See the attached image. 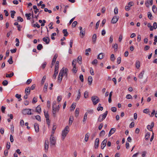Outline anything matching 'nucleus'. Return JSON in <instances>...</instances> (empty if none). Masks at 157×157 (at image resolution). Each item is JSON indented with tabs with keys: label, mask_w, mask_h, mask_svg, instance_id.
Listing matches in <instances>:
<instances>
[{
	"label": "nucleus",
	"mask_w": 157,
	"mask_h": 157,
	"mask_svg": "<svg viewBox=\"0 0 157 157\" xmlns=\"http://www.w3.org/2000/svg\"><path fill=\"white\" fill-rule=\"evenodd\" d=\"M34 111L32 109H25L22 111V113L24 115H31L33 114Z\"/></svg>",
	"instance_id": "nucleus-1"
},
{
	"label": "nucleus",
	"mask_w": 157,
	"mask_h": 157,
	"mask_svg": "<svg viewBox=\"0 0 157 157\" xmlns=\"http://www.w3.org/2000/svg\"><path fill=\"white\" fill-rule=\"evenodd\" d=\"M69 128V127L68 126H67L63 130L62 135V139L63 140L64 139L68 133L69 132V130H68Z\"/></svg>",
	"instance_id": "nucleus-2"
},
{
	"label": "nucleus",
	"mask_w": 157,
	"mask_h": 157,
	"mask_svg": "<svg viewBox=\"0 0 157 157\" xmlns=\"http://www.w3.org/2000/svg\"><path fill=\"white\" fill-rule=\"evenodd\" d=\"M108 114V111H106L103 114L100 115L98 118V121L101 122L106 117Z\"/></svg>",
	"instance_id": "nucleus-3"
},
{
	"label": "nucleus",
	"mask_w": 157,
	"mask_h": 157,
	"mask_svg": "<svg viewBox=\"0 0 157 157\" xmlns=\"http://www.w3.org/2000/svg\"><path fill=\"white\" fill-rule=\"evenodd\" d=\"M91 100L94 105H96L100 101L99 98L96 96H93L91 97Z\"/></svg>",
	"instance_id": "nucleus-4"
},
{
	"label": "nucleus",
	"mask_w": 157,
	"mask_h": 157,
	"mask_svg": "<svg viewBox=\"0 0 157 157\" xmlns=\"http://www.w3.org/2000/svg\"><path fill=\"white\" fill-rule=\"evenodd\" d=\"M50 145H55L56 144V140L54 136H51L50 139Z\"/></svg>",
	"instance_id": "nucleus-5"
},
{
	"label": "nucleus",
	"mask_w": 157,
	"mask_h": 157,
	"mask_svg": "<svg viewBox=\"0 0 157 157\" xmlns=\"http://www.w3.org/2000/svg\"><path fill=\"white\" fill-rule=\"evenodd\" d=\"M153 4V0H147L145 2L146 6L147 7H149V5H152Z\"/></svg>",
	"instance_id": "nucleus-6"
},
{
	"label": "nucleus",
	"mask_w": 157,
	"mask_h": 157,
	"mask_svg": "<svg viewBox=\"0 0 157 157\" xmlns=\"http://www.w3.org/2000/svg\"><path fill=\"white\" fill-rule=\"evenodd\" d=\"M79 29L80 30V35H82V36H81V37L82 38L83 36H84L85 35V31L84 29H83L82 28V27H79Z\"/></svg>",
	"instance_id": "nucleus-7"
},
{
	"label": "nucleus",
	"mask_w": 157,
	"mask_h": 157,
	"mask_svg": "<svg viewBox=\"0 0 157 157\" xmlns=\"http://www.w3.org/2000/svg\"><path fill=\"white\" fill-rule=\"evenodd\" d=\"M119 19V17L117 16H114L112 19L111 21L112 24L116 23L118 21Z\"/></svg>",
	"instance_id": "nucleus-8"
},
{
	"label": "nucleus",
	"mask_w": 157,
	"mask_h": 157,
	"mask_svg": "<svg viewBox=\"0 0 157 157\" xmlns=\"http://www.w3.org/2000/svg\"><path fill=\"white\" fill-rule=\"evenodd\" d=\"M132 2H131L128 3V5L126 6L125 7V10L126 11H129L130 10V7L132 6L133 5L131 4V3H133Z\"/></svg>",
	"instance_id": "nucleus-9"
},
{
	"label": "nucleus",
	"mask_w": 157,
	"mask_h": 157,
	"mask_svg": "<svg viewBox=\"0 0 157 157\" xmlns=\"http://www.w3.org/2000/svg\"><path fill=\"white\" fill-rule=\"evenodd\" d=\"M107 142V139H104L102 142L101 146V148L102 149H103L104 147L106 146Z\"/></svg>",
	"instance_id": "nucleus-10"
},
{
	"label": "nucleus",
	"mask_w": 157,
	"mask_h": 157,
	"mask_svg": "<svg viewBox=\"0 0 157 157\" xmlns=\"http://www.w3.org/2000/svg\"><path fill=\"white\" fill-rule=\"evenodd\" d=\"M48 144L49 143L48 140H45L44 144V149L45 151H47L48 150Z\"/></svg>",
	"instance_id": "nucleus-11"
},
{
	"label": "nucleus",
	"mask_w": 157,
	"mask_h": 157,
	"mask_svg": "<svg viewBox=\"0 0 157 157\" xmlns=\"http://www.w3.org/2000/svg\"><path fill=\"white\" fill-rule=\"evenodd\" d=\"M99 139L98 138H96L95 140L94 147L95 148H98L99 146Z\"/></svg>",
	"instance_id": "nucleus-12"
},
{
	"label": "nucleus",
	"mask_w": 157,
	"mask_h": 157,
	"mask_svg": "<svg viewBox=\"0 0 157 157\" xmlns=\"http://www.w3.org/2000/svg\"><path fill=\"white\" fill-rule=\"evenodd\" d=\"M34 127L35 132H38L39 131V126L38 124L37 123H35Z\"/></svg>",
	"instance_id": "nucleus-13"
},
{
	"label": "nucleus",
	"mask_w": 157,
	"mask_h": 157,
	"mask_svg": "<svg viewBox=\"0 0 157 157\" xmlns=\"http://www.w3.org/2000/svg\"><path fill=\"white\" fill-rule=\"evenodd\" d=\"M97 40V35L94 34L92 36V42L93 44H95Z\"/></svg>",
	"instance_id": "nucleus-14"
},
{
	"label": "nucleus",
	"mask_w": 157,
	"mask_h": 157,
	"mask_svg": "<svg viewBox=\"0 0 157 157\" xmlns=\"http://www.w3.org/2000/svg\"><path fill=\"white\" fill-rule=\"evenodd\" d=\"M43 40L45 42L46 44H48L49 43L50 41V39L49 37H44L43 39Z\"/></svg>",
	"instance_id": "nucleus-15"
},
{
	"label": "nucleus",
	"mask_w": 157,
	"mask_h": 157,
	"mask_svg": "<svg viewBox=\"0 0 157 157\" xmlns=\"http://www.w3.org/2000/svg\"><path fill=\"white\" fill-rule=\"evenodd\" d=\"M152 9L153 12L155 13H157V8L155 5L153 6Z\"/></svg>",
	"instance_id": "nucleus-16"
},
{
	"label": "nucleus",
	"mask_w": 157,
	"mask_h": 157,
	"mask_svg": "<svg viewBox=\"0 0 157 157\" xmlns=\"http://www.w3.org/2000/svg\"><path fill=\"white\" fill-rule=\"evenodd\" d=\"M25 94H29L30 93V88L29 87L26 88L25 89Z\"/></svg>",
	"instance_id": "nucleus-17"
},
{
	"label": "nucleus",
	"mask_w": 157,
	"mask_h": 157,
	"mask_svg": "<svg viewBox=\"0 0 157 157\" xmlns=\"http://www.w3.org/2000/svg\"><path fill=\"white\" fill-rule=\"evenodd\" d=\"M57 111V109H56V107H52V113L53 114V116L54 117H55L56 114V112Z\"/></svg>",
	"instance_id": "nucleus-18"
},
{
	"label": "nucleus",
	"mask_w": 157,
	"mask_h": 157,
	"mask_svg": "<svg viewBox=\"0 0 157 157\" xmlns=\"http://www.w3.org/2000/svg\"><path fill=\"white\" fill-rule=\"evenodd\" d=\"M88 83L89 85H90L92 83L93 79L92 78L91 76H89L88 78Z\"/></svg>",
	"instance_id": "nucleus-19"
},
{
	"label": "nucleus",
	"mask_w": 157,
	"mask_h": 157,
	"mask_svg": "<svg viewBox=\"0 0 157 157\" xmlns=\"http://www.w3.org/2000/svg\"><path fill=\"white\" fill-rule=\"evenodd\" d=\"M59 61H56L55 65V70H58L59 68Z\"/></svg>",
	"instance_id": "nucleus-20"
},
{
	"label": "nucleus",
	"mask_w": 157,
	"mask_h": 157,
	"mask_svg": "<svg viewBox=\"0 0 157 157\" xmlns=\"http://www.w3.org/2000/svg\"><path fill=\"white\" fill-rule=\"evenodd\" d=\"M103 53H101L98 55L97 58L98 59H101L103 58Z\"/></svg>",
	"instance_id": "nucleus-21"
},
{
	"label": "nucleus",
	"mask_w": 157,
	"mask_h": 157,
	"mask_svg": "<svg viewBox=\"0 0 157 157\" xmlns=\"http://www.w3.org/2000/svg\"><path fill=\"white\" fill-rule=\"evenodd\" d=\"M41 111V108L40 105H38L36 109V112L38 113H40Z\"/></svg>",
	"instance_id": "nucleus-22"
},
{
	"label": "nucleus",
	"mask_w": 157,
	"mask_h": 157,
	"mask_svg": "<svg viewBox=\"0 0 157 157\" xmlns=\"http://www.w3.org/2000/svg\"><path fill=\"white\" fill-rule=\"evenodd\" d=\"M101 105L100 104H99L98 105V107L97 108V110L98 111H99L100 110L102 111L103 110V107L101 106Z\"/></svg>",
	"instance_id": "nucleus-23"
},
{
	"label": "nucleus",
	"mask_w": 157,
	"mask_h": 157,
	"mask_svg": "<svg viewBox=\"0 0 157 157\" xmlns=\"http://www.w3.org/2000/svg\"><path fill=\"white\" fill-rule=\"evenodd\" d=\"M63 33L64 34V36H67L68 35V33L67 31V29H64L63 30Z\"/></svg>",
	"instance_id": "nucleus-24"
},
{
	"label": "nucleus",
	"mask_w": 157,
	"mask_h": 157,
	"mask_svg": "<svg viewBox=\"0 0 157 157\" xmlns=\"http://www.w3.org/2000/svg\"><path fill=\"white\" fill-rule=\"evenodd\" d=\"M144 72V71H143L139 74L138 77L140 78L141 79L143 78Z\"/></svg>",
	"instance_id": "nucleus-25"
},
{
	"label": "nucleus",
	"mask_w": 157,
	"mask_h": 157,
	"mask_svg": "<svg viewBox=\"0 0 157 157\" xmlns=\"http://www.w3.org/2000/svg\"><path fill=\"white\" fill-rule=\"evenodd\" d=\"M48 86V83H45V84L43 90L44 92H46L47 91Z\"/></svg>",
	"instance_id": "nucleus-26"
},
{
	"label": "nucleus",
	"mask_w": 157,
	"mask_h": 157,
	"mask_svg": "<svg viewBox=\"0 0 157 157\" xmlns=\"http://www.w3.org/2000/svg\"><path fill=\"white\" fill-rule=\"evenodd\" d=\"M61 70L63 71V75H65V74H67L68 72V70L67 68H65L64 69V68H63Z\"/></svg>",
	"instance_id": "nucleus-27"
},
{
	"label": "nucleus",
	"mask_w": 157,
	"mask_h": 157,
	"mask_svg": "<svg viewBox=\"0 0 157 157\" xmlns=\"http://www.w3.org/2000/svg\"><path fill=\"white\" fill-rule=\"evenodd\" d=\"M58 73V70H55L54 73L53 75V77L55 78H56V76Z\"/></svg>",
	"instance_id": "nucleus-28"
},
{
	"label": "nucleus",
	"mask_w": 157,
	"mask_h": 157,
	"mask_svg": "<svg viewBox=\"0 0 157 157\" xmlns=\"http://www.w3.org/2000/svg\"><path fill=\"white\" fill-rule=\"evenodd\" d=\"M43 48V46L41 44H39L37 46V49L38 50H41Z\"/></svg>",
	"instance_id": "nucleus-29"
},
{
	"label": "nucleus",
	"mask_w": 157,
	"mask_h": 157,
	"mask_svg": "<svg viewBox=\"0 0 157 157\" xmlns=\"http://www.w3.org/2000/svg\"><path fill=\"white\" fill-rule=\"evenodd\" d=\"M147 16L148 18L150 20L152 19L153 17L151 13L150 12H148L147 13Z\"/></svg>",
	"instance_id": "nucleus-30"
},
{
	"label": "nucleus",
	"mask_w": 157,
	"mask_h": 157,
	"mask_svg": "<svg viewBox=\"0 0 157 157\" xmlns=\"http://www.w3.org/2000/svg\"><path fill=\"white\" fill-rule=\"evenodd\" d=\"M150 135L149 132L147 133L145 135V139L147 140L148 139L149 137H150Z\"/></svg>",
	"instance_id": "nucleus-31"
},
{
	"label": "nucleus",
	"mask_w": 157,
	"mask_h": 157,
	"mask_svg": "<svg viewBox=\"0 0 157 157\" xmlns=\"http://www.w3.org/2000/svg\"><path fill=\"white\" fill-rule=\"evenodd\" d=\"M8 62L10 64H12L13 63V61L12 60V57L10 56V58L8 60Z\"/></svg>",
	"instance_id": "nucleus-32"
},
{
	"label": "nucleus",
	"mask_w": 157,
	"mask_h": 157,
	"mask_svg": "<svg viewBox=\"0 0 157 157\" xmlns=\"http://www.w3.org/2000/svg\"><path fill=\"white\" fill-rule=\"evenodd\" d=\"M87 115H88L87 112L86 113H85V114L84 115L83 119V122H85V121L86 120L87 118Z\"/></svg>",
	"instance_id": "nucleus-33"
},
{
	"label": "nucleus",
	"mask_w": 157,
	"mask_h": 157,
	"mask_svg": "<svg viewBox=\"0 0 157 157\" xmlns=\"http://www.w3.org/2000/svg\"><path fill=\"white\" fill-rule=\"evenodd\" d=\"M73 117H70L69 118V125H71L72 124V122H73Z\"/></svg>",
	"instance_id": "nucleus-34"
},
{
	"label": "nucleus",
	"mask_w": 157,
	"mask_h": 157,
	"mask_svg": "<svg viewBox=\"0 0 157 157\" xmlns=\"http://www.w3.org/2000/svg\"><path fill=\"white\" fill-rule=\"evenodd\" d=\"M58 57V54H56L52 60V62H56V59Z\"/></svg>",
	"instance_id": "nucleus-35"
},
{
	"label": "nucleus",
	"mask_w": 157,
	"mask_h": 157,
	"mask_svg": "<svg viewBox=\"0 0 157 157\" xmlns=\"http://www.w3.org/2000/svg\"><path fill=\"white\" fill-rule=\"evenodd\" d=\"M14 75V73L13 72L10 74H6V77L7 78H10Z\"/></svg>",
	"instance_id": "nucleus-36"
},
{
	"label": "nucleus",
	"mask_w": 157,
	"mask_h": 157,
	"mask_svg": "<svg viewBox=\"0 0 157 157\" xmlns=\"http://www.w3.org/2000/svg\"><path fill=\"white\" fill-rule=\"evenodd\" d=\"M78 96L76 98V101H78L80 99V97L81 94H80V90H78Z\"/></svg>",
	"instance_id": "nucleus-37"
},
{
	"label": "nucleus",
	"mask_w": 157,
	"mask_h": 157,
	"mask_svg": "<svg viewBox=\"0 0 157 157\" xmlns=\"http://www.w3.org/2000/svg\"><path fill=\"white\" fill-rule=\"evenodd\" d=\"M114 55L113 54H112L110 56V59L112 61L114 62L115 60Z\"/></svg>",
	"instance_id": "nucleus-38"
},
{
	"label": "nucleus",
	"mask_w": 157,
	"mask_h": 157,
	"mask_svg": "<svg viewBox=\"0 0 157 157\" xmlns=\"http://www.w3.org/2000/svg\"><path fill=\"white\" fill-rule=\"evenodd\" d=\"M31 15V13H26L25 14V16L26 17H27V19L28 20H30L31 19L30 16Z\"/></svg>",
	"instance_id": "nucleus-39"
},
{
	"label": "nucleus",
	"mask_w": 157,
	"mask_h": 157,
	"mask_svg": "<svg viewBox=\"0 0 157 157\" xmlns=\"http://www.w3.org/2000/svg\"><path fill=\"white\" fill-rule=\"evenodd\" d=\"M89 136V134L88 133H87L86 134L85 140L86 142H87L88 141Z\"/></svg>",
	"instance_id": "nucleus-40"
},
{
	"label": "nucleus",
	"mask_w": 157,
	"mask_h": 157,
	"mask_svg": "<svg viewBox=\"0 0 157 157\" xmlns=\"http://www.w3.org/2000/svg\"><path fill=\"white\" fill-rule=\"evenodd\" d=\"M79 113V109L78 108H76L75 111V116L77 117Z\"/></svg>",
	"instance_id": "nucleus-41"
},
{
	"label": "nucleus",
	"mask_w": 157,
	"mask_h": 157,
	"mask_svg": "<svg viewBox=\"0 0 157 157\" xmlns=\"http://www.w3.org/2000/svg\"><path fill=\"white\" fill-rule=\"evenodd\" d=\"M44 116H45V118H46V119L49 118V115L48 112L46 113V111L45 110H44Z\"/></svg>",
	"instance_id": "nucleus-42"
},
{
	"label": "nucleus",
	"mask_w": 157,
	"mask_h": 157,
	"mask_svg": "<svg viewBox=\"0 0 157 157\" xmlns=\"http://www.w3.org/2000/svg\"><path fill=\"white\" fill-rule=\"evenodd\" d=\"M116 129L115 128H111L109 132L112 134L114 133L116 131Z\"/></svg>",
	"instance_id": "nucleus-43"
},
{
	"label": "nucleus",
	"mask_w": 157,
	"mask_h": 157,
	"mask_svg": "<svg viewBox=\"0 0 157 157\" xmlns=\"http://www.w3.org/2000/svg\"><path fill=\"white\" fill-rule=\"evenodd\" d=\"M91 49L90 48H88L87 49H86L85 50L86 53L85 54L86 56H88L89 55V53L87 52H90L91 51Z\"/></svg>",
	"instance_id": "nucleus-44"
},
{
	"label": "nucleus",
	"mask_w": 157,
	"mask_h": 157,
	"mask_svg": "<svg viewBox=\"0 0 157 157\" xmlns=\"http://www.w3.org/2000/svg\"><path fill=\"white\" fill-rule=\"evenodd\" d=\"M147 25L149 28H150V30L151 31H152L153 30V26L151 25V23H148L147 24Z\"/></svg>",
	"instance_id": "nucleus-45"
},
{
	"label": "nucleus",
	"mask_w": 157,
	"mask_h": 157,
	"mask_svg": "<svg viewBox=\"0 0 157 157\" xmlns=\"http://www.w3.org/2000/svg\"><path fill=\"white\" fill-rule=\"evenodd\" d=\"M140 63L139 61H136V67L137 68H139L140 67Z\"/></svg>",
	"instance_id": "nucleus-46"
},
{
	"label": "nucleus",
	"mask_w": 157,
	"mask_h": 157,
	"mask_svg": "<svg viewBox=\"0 0 157 157\" xmlns=\"http://www.w3.org/2000/svg\"><path fill=\"white\" fill-rule=\"evenodd\" d=\"M84 97L86 98H87L88 97V92L87 91H85L84 93Z\"/></svg>",
	"instance_id": "nucleus-47"
},
{
	"label": "nucleus",
	"mask_w": 157,
	"mask_h": 157,
	"mask_svg": "<svg viewBox=\"0 0 157 157\" xmlns=\"http://www.w3.org/2000/svg\"><path fill=\"white\" fill-rule=\"evenodd\" d=\"M8 82L6 80H4L2 82V85L4 86H6L8 84Z\"/></svg>",
	"instance_id": "nucleus-48"
},
{
	"label": "nucleus",
	"mask_w": 157,
	"mask_h": 157,
	"mask_svg": "<svg viewBox=\"0 0 157 157\" xmlns=\"http://www.w3.org/2000/svg\"><path fill=\"white\" fill-rule=\"evenodd\" d=\"M105 135V131L104 130L101 131L99 134V136H103Z\"/></svg>",
	"instance_id": "nucleus-49"
},
{
	"label": "nucleus",
	"mask_w": 157,
	"mask_h": 157,
	"mask_svg": "<svg viewBox=\"0 0 157 157\" xmlns=\"http://www.w3.org/2000/svg\"><path fill=\"white\" fill-rule=\"evenodd\" d=\"M35 117L36 119L39 121H41L40 117L39 115H37L36 116H35Z\"/></svg>",
	"instance_id": "nucleus-50"
},
{
	"label": "nucleus",
	"mask_w": 157,
	"mask_h": 157,
	"mask_svg": "<svg viewBox=\"0 0 157 157\" xmlns=\"http://www.w3.org/2000/svg\"><path fill=\"white\" fill-rule=\"evenodd\" d=\"M11 12L12 13L11 14V16L12 18H13L14 17V16L15 15L14 14L16 13V12L14 10L12 11Z\"/></svg>",
	"instance_id": "nucleus-51"
},
{
	"label": "nucleus",
	"mask_w": 157,
	"mask_h": 157,
	"mask_svg": "<svg viewBox=\"0 0 157 157\" xmlns=\"http://www.w3.org/2000/svg\"><path fill=\"white\" fill-rule=\"evenodd\" d=\"M46 78V77L45 75L43 76L41 81V83L42 84H43L44 83Z\"/></svg>",
	"instance_id": "nucleus-52"
},
{
	"label": "nucleus",
	"mask_w": 157,
	"mask_h": 157,
	"mask_svg": "<svg viewBox=\"0 0 157 157\" xmlns=\"http://www.w3.org/2000/svg\"><path fill=\"white\" fill-rule=\"evenodd\" d=\"M33 26L34 27H37L38 28H40V25L38 24L37 22H36V24L33 25Z\"/></svg>",
	"instance_id": "nucleus-53"
},
{
	"label": "nucleus",
	"mask_w": 157,
	"mask_h": 157,
	"mask_svg": "<svg viewBox=\"0 0 157 157\" xmlns=\"http://www.w3.org/2000/svg\"><path fill=\"white\" fill-rule=\"evenodd\" d=\"M17 20L18 21H20L21 22H22L23 21V19L21 18V17H17Z\"/></svg>",
	"instance_id": "nucleus-54"
},
{
	"label": "nucleus",
	"mask_w": 157,
	"mask_h": 157,
	"mask_svg": "<svg viewBox=\"0 0 157 157\" xmlns=\"http://www.w3.org/2000/svg\"><path fill=\"white\" fill-rule=\"evenodd\" d=\"M16 42H17V43L16 44V46L17 47L18 46H19V39L18 38H16L15 39Z\"/></svg>",
	"instance_id": "nucleus-55"
},
{
	"label": "nucleus",
	"mask_w": 157,
	"mask_h": 157,
	"mask_svg": "<svg viewBox=\"0 0 157 157\" xmlns=\"http://www.w3.org/2000/svg\"><path fill=\"white\" fill-rule=\"evenodd\" d=\"M77 24V21H74L72 24V27H75Z\"/></svg>",
	"instance_id": "nucleus-56"
},
{
	"label": "nucleus",
	"mask_w": 157,
	"mask_h": 157,
	"mask_svg": "<svg viewBox=\"0 0 157 157\" xmlns=\"http://www.w3.org/2000/svg\"><path fill=\"white\" fill-rule=\"evenodd\" d=\"M6 107L4 106H2L1 107V111L2 113H5V110L6 109Z\"/></svg>",
	"instance_id": "nucleus-57"
},
{
	"label": "nucleus",
	"mask_w": 157,
	"mask_h": 157,
	"mask_svg": "<svg viewBox=\"0 0 157 157\" xmlns=\"http://www.w3.org/2000/svg\"><path fill=\"white\" fill-rule=\"evenodd\" d=\"M121 61V58L120 57L117 58V62L118 64H120Z\"/></svg>",
	"instance_id": "nucleus-58"
},
{
	"label": "nucleus",
	"mask_w": 157,
	"mask_h": 157,
	"mask_svg": "<svg viewBox=\"0 0 157 157\" xmlns=\"http://www.w3.org/2000/svg\"><path fill=\"white\" fill-rule=\"evenodd\" d=\"M90 72L91 75H94V73L92 67H90Z\"/></svg>",
	"instance_id": "nucleus-59"
},
{
	"label": "nucleus",
	"mask_w": 157,
	"mask_h": 157,
	"mask_svg": "<svg viewBox=\"0 0 157 157\" xmlns=\"http://www.w3.org/2000/svg\"><path fill=\"white\" fill-rule=\"evenodd\" d=\"M32 81V80L31 79H28L26 82V84L27 85L29 84Z\"/></svg>",
	"instance_id": "nucleus-60"
},
{
	"label": "nucleus",
	"mask_w": 157,
	"mask_h": 157,
	"mask_svg": "<svg viewBox=\"0 0 157 157\" xmlns=\"http://www.w3.org/2000/svg\"><path fill=\"white\" fill-rule=\"evenodd\" d=\"M56 35V33H52L51 35V39H52L53 40L55 39V37H54V36Z\"/></svg>",
	"instance_id": "nucleus-61"
},
{
	"label": "nucleus",
	"mask_w": 157,
	"mask_h": 157,
	"mask_svg": "<svg viewBox=\"0 0 157 157\" xmlns=\"http://www.w3.org/2000/svg\"><path fill=\"white\" fill-rule=\"evenodd\" d=\"M72 71L74 73H76L77 71V70L76 69V66H75V65L74 67H73Z\"/></svg>",
	"instance_id": "nucleus-62"
},
{
	"label": "nucleus",
	"mask_w": 157,
	"mask_h": 157,
	"mask_svg": "<svg viewBox=\"0 0 157 157\" xmlns=\"http://www.w3.org/2000/svg\"><path fill=\"white\" fill-rule=\"evenodd\" d=\"M153 29H156L157 28V24L156 22H154L153 24Z\"/></svg>",
	"instance_id": "nucleus-63"
},
{
	"label": "nucleus",
	"mask_w": 157,
	"mask_h": 157,
	"mask_svg": "<svg viewBox=\"0 0 157 157\" xmlns=\"http://www.w3.org/2000/svg\"><path fill=\"white\" fill-rule=\"evenodd\" d=\"M111 111L114 112H115L117 111V108L115 107H112L111 108Z\"/></svg>",
	"instance_id": "nucleus-64"
}]
</instances>
